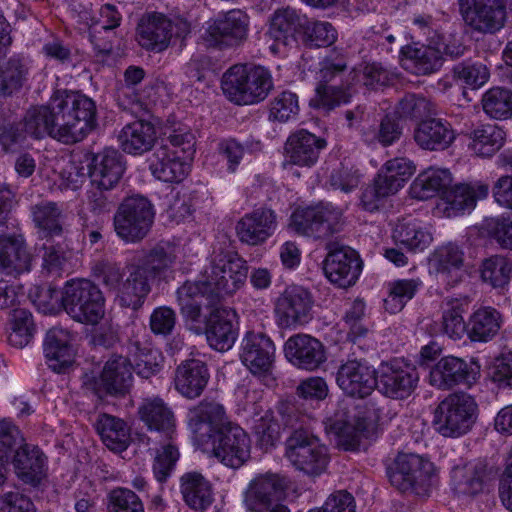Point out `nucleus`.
I'll return each instance as SVG.
<instances>
[{
	"label": "nucleus",
	"instance_id": "obj_1",
	"mask_svg": "<svg viewBox=\"0 0 512 512\" xmlns=\"http://www.w3.org/2000/svg\"><path fill=\"white\" fill-rule=\"evenodd\" d=\"M56 114V140L65 144L82 141L96 124L95 103L85 95L57 91L51 97Z\"/></svg>",
	"mask_w": 512,
	"mask_h": 512
},
{
	"label": "nucleus",
	"instance_id": "obj_2",
	"mask_svg": "<svg viewBox=\"0 0 512 512\" xmlns=\"http://www.w3.org/2000/svg\"><path fill=\"white\" fill-rule=\"evenodd\" d=\"M55 303L61 301L66 313L75 321L97 325L105 316V297L97 284L88 279L66 282L63 291L47 290Z\"/></svg>",
	"mask_w": 512,
	"mask_h": 512
},
{
	"label": "nucleus",
	"instance_id": "obj_3",
	"mask_svg": "<svg viewBox=\"0 0 512 512\" xmlns=\"http://www.w3.org/2000/svg\"><path fill=\"white\" fill-rule=\"evenodd\" d=\"M227 99L237 105H252L266 99L273 89L270 72L263 66L234 65L222 76Z\"/></svg>",
	"mask_w": 512,
	"mask_h": 512
},
{
	"label": "nucleus",
	"instance_id": "obj_4",
	"mask_svg": "<svg viewBox=\"0 0 512 512\" xmlns=\"http://www.w3.org/2000/svg\"><path fill=\"white\" fill-rule=\"evenodd\" d=\"M477 404L465 393H452L442 400L434 412L433 424L444 437H460L475 423Z\"/></svg>",
	"mask_w": 512,
	"mask_h": 512
},
{
	"label": "nucleus",
	"instance_id": "obj_5",
	"mask_svg": "<svg viewBox=\"0 0 512 512\" xmlns=\"http://www.w3.org/2000/svg\"><path fill=\"white\" fill-rule=\"evenodd\" d=\"M154 218V206L146 197H127L114 215V230L124 242L138 243L150 232Z\"/></svg>",
	"mask_w": 512,
	"mask_h": 512
},
{
	"label": "nucleus",
	"instance_id": "obj_6",
	"mask_svg": "<svg viewBox=\"0 0 512 512\" xmlns=\"http://www.w3.org/2000/svg\"><path fill=\"white\" fill-rule=\"evenodd\" d=\"M342 211L330 204L296 208L290 227L299 235L315 239L328 238L343 228Z\"/></svg>",
	"mask_w": 512,
	"mask_h": 512
},
{
	"label": "nucleus",
	"instance_id": "obj_7",
	"mask_svg": "<svg viewBox=\"0 0 512 512\" xmlns=\"http://www.w3.org/2000/svg\"><path fill=\"white\" fill-rule=\"evenodd\" d=\"M204 271L206 283L213 286L212 293L221 298L234 294L245 284L248 265L236 253L214 252L209 266Z\"/></svg>",
	"mask_w": 512,
	"mask_h": 512
},
{
	"label": "nucleus",
	"instance_id": "obj_8",
	"mask_svg": "<svg viewBox=\"0 0 512 512\" xmlns=\"http://www.w3.org/2000/svg\"><path fill=\"white\" fill-rule=\"evenodd\" d=\"M433 463L420 455L400 453L388 472L391 484L402 492L425 495L431 486Z\"/></svg>",
	"mask_w": 512,
	"mask_h": 512
},
{
	"label": "nucleus",
	"instance_id": "obj_9",
	"mask_svg": "<svg viewBox=\"0 0 512 512\" xmlns=\"http://www.w3.org/2000/svg\"><path fill=\"white\" fill-rule=\"evenodd\" d=\"M289 462L307 475L317 476L325 471L328 451L320 440L306 430H295L286 440V453Z\"/></svg>",
	"mask_w": 512,
	"mask_h": 512
},
{
	"label": "nucleus",
	"instance_id": "obj_10",
	"mask_svg": "<svg viewBox=\"0 0 512 512\" xmlns=\"http://www.w3.org/2000/svg\"><path fill=\"white\" fill-rule=\"evenodd\" d=\"M213 292V286L206 283L205 271L198 281H186L176 291L177 302L181 315L189 326V329L196 334H202V309L210 310L216 306L219 297Z\"/></svg>",
	"mask_w": 512,
	"mask_h": 512
},
{
	"label": "nucleus",
	"instance_id": "obj_11",
	"mask_svg": "<svg viewBox=\"0 0 512 512\" xmlns=\"http://www.w3.org/2000/svg\"><path fill=\"white\" fill-rule=\"evenodd\" d=\"M132 364L123 356H113L105 364L101 374L91 370L82 376V387L96 395L122 393L131 385Z\"/></svg>",
	"mask_w": 512,
	"mask_h": 512
},
{
	"label": "nucleus",
	"instance_id": "obj_12",
	"mask_svg": "<svg viewBox=\"0 0 512 512\" xmlns=\"http://www.w3.org/2000/svg\"><path fill=\"white\" fill-rule=\"evenodd\" d=\"M464 23L474 32L494 34L506 22V3L503 0H459Z\"/></svg>",
	"mask_w": 512,
	"mask_h": 512
},
{
	"label": "nucleus",
	"instance_id": "obj_13",
	"mask_svg": "<svg viewBox=\"0 0 512 512\" xmlns=\"http://www.w3.org/2000/svg\"><path fill=\"white\" fill-rule=\"evenodd\" d=\"M209 442L213 457L228 468L238 469L250 459V437L236 423L214 434Z\"/></svg>",
	"mask_w": 512,
	"mask_h": 512
},
{
	"label": "nucleus",
	"instance_id": "obj_14",
	"mask_svg": "<svg viewBox=\"0 0 512 512\" xmlns=\"http://www.w3.org/2000/svg\"><path fill=\"white\" fill-rule=\"evenodd\" d=\"M190 431L200 443H208L214 434L234 424L229 420L224 406L214 400L204 399L188 410Z\"/></svg>",
	"mask_w": 512,
	"mask_h": 512
},
{
	"label": "nucleus",
	"instance_id": "obj_15",
	"mask_svg": "<svg viewBox=\"0 0 512 512\" xmlns=\"http://www.w3.org/2000/svg\"><path fill=\"white\" fill-rule=\"evenodd\" d=\"M326 248L329 252L324 260L323 270L327 279L340 288L354 285L361 272V261L357 252L336 243H328Z\"/></svg>",
	"mask_w": 512,
	"mask_h": 512
},
{
	"label": "nucleus",
	"instance_id": "obj_16",
	"mask_svg": "<svg viewBox=\"0 0 512 512\" xmlns=\"http://www.w3.org/2000/svg\"><path fill=\"white\" fill-rule=\"evenodd\" d=\"M418 381L419 373L415 366L393 361L381 366L376 387L389 398L406 399L414 392Z\"/></svg>",
	"mask_w": 512,
	"mask_h": 512
},
{
	"label": "nucleus",
	"instance_id": "obj_17",
	"mask_svg": "<svg viewBox=\"0 0 512 512\" xmlns=\"http://www.w3.org/2000/svg\"><path fill=\"white\" fill-rule=\"evenodd\" d=\"M240 359L253 375L269 376L275 360V345L261 332H247L242 339Z\"/></svg>",
	"mask_w": 512,
	"mask_h": 512
},
{
	"label": "nucleus",
	"instance_id": "obj_18",
	"mask_svg": "<svg viewBox=\"0 0 512 512\" xmlns=\"http://www.w3.org/2000/svg\"><path fill=\"white\" fill-rule=\"evenodd\" d=\"M278 227L274 210L259 207L244 214L236 223V235L241 243L249 246L264 244Z\"/></svg>",
	"mask_w": 512,
	"mask_h": 512
},
{
	"label": "nucleus",
	"instance_id": "obj_19",
	"mask_svg": "<svg viewBox=\"0 0 512 512\" xmlns=\"http://www.w3.org/2000/svg\"><path fill=\"white\" fill-rule=\"evenodd\" d=\"M312 305L311 294L306 289L291 286L278 298L275 311L282 326L295 327L309 321Z\"/></svg>",
	"mask_w": 512,
	"mask_h": 512
},
{
	"label": "nucleus",
	"instance_id": "obj_20",
	"mask_svg": "<svg viewBox=\"0 0 512 512\" xmlns=\"http://www.w3.org/2000/svg\"><path fill=\"white\" fill-rule=\"evenodd\" d=\"M336 381L348 395L364 398L377 386L376 371L365 362L350 360L340 366Z\"/></svg>",
	"mask_w": 512,
	"mask_h": 512
},
{
	"label": "nucleus",
	"instance_id": "obj_21",
	"mask_svg": "<svg viewBox=\"0 0 512 512\" xmlns=\"http://www.w3.org/2000/svg\"><path fill=\"white\" fill-rule=\"evenodd\" d=\"M235 312L229 308L214 307L205 318L202 333L206 335L207 342L216 351H228L234 345L237 331L233 326Z\"/></svg>",
	"mask_w": 512,
	"mask_h": 512
},
{
	"label": "nucleus",
	"instance_id": "obj_22",
	"mask_svg": "<svg viewBox=\"0 0 512 512\" xmlns=\"http://www.w3.org/2000/svg\"><path fill=\"white\" fill-rule=\"evenodd\" d=\"M285 357L294 366L313 371L326 361L323 344L307 334H297L288 338L284 345Z\"/></svg>",
	"mask_w": 512,
	"mask_h": 512
},
{
	"label": "nucleus",
	"instance_id": "obj_23",
	"mask_svg": "<svg viewBox=\"0 0 512 512\" xmlns=\"http://www.w3.org/2000/svg\"><path fill=\"white\" fill-rule=\"evenodd\" d=\"M477 372L466 361L454 356L441 358L430 370L429 384L437 389L449 390L460 384L470 385Z\"/></svg>",
	"mask_w": 512,
	"mask_h": 512
},
{
	"label": "nucleus",
	"instance_id": "obj_24",
	"mask_svg": "<svg viewBox=\"0 0 512 512\" xmlns=\"http://www.w3.org/2000/svg\"><path fill=\"white\" fill-rule=\"evenodd\" d=\"M430 264L438 281L453 287L460 283L466 271L464 269V252L454 243H447L434 250Z\"/></svg>",
	"mask_w": 512,
	"mask_h": 512
},
{
	"label": "nucleus",
	"instance_id": "obj_25",
	"mask_svg": "<svg viewBox=\"0 0 512 512\" xmlns=\"http://www.w3.org/2000/svg\"><path fill=\"white\" fill-rule=\"evenodd\" d=\"M326 146L324 139L308 132L299 130L292 133L285 143V162L301 167L313 166L318 158L320 151Z\"/></svg>",
	"mask_w": 512,
	"mask_h": 512
},
{
	"label": "nucleus",
	"instance_id": "obj_26",
	"mask_svg": "<svg viewBox=\"0 0 512 512\" xmlns=\"http://www.w3.org/2000/svg\"><path fill=\"white\" fill-rule=\"evenodd\" d=\"M248 31V16L241 10L233 9L209 25L206 34L210 45L230 46L243 40Z\"/></svg>",
	"mask_w": 512,
	"mask_h": 512
},
{
	"label": "nucleus",
	"instance_id": "obj_27",
	"mask_svg": "<svg viewBox=\"0 0 512 512\" xmlns=\"http://www.w3.org/2000/svg\"><path fill=\"white\" fill-rule=\"evenodd\" d=\"M172 27V21L163 14H147L138 23L137 41L148 51L162 52L170 44Z\"/></svg>",
	"mask_w": 512,
	"mask_h": 512
},
{
	"label": "nucleus",
	"instance_id": "obj_28",
	"mask_svg": "<svg viewBox=\"0 0 512 512\" xmlns=\"http://www.w3.org/2000/svg\"><path fill=\"white\" fill-rule=\"evenodd\" d=\"M489 187L485 184H461L447 188L437 204V209L447 217H454L466 210H471L476 201L487 197Z\"/></svg>",
	"mask_w": 512,
	"mask_h": 512
},
{
	"label": "nucleus",
	"instance_id": "obj_29",
	"mask_svg": "<svg viewBox=\"0 0 512 512\" xmlns=\"http://www.w3.org/2000/svg\"><path fill=\"white\" fill-rule=\"evenodd\" d=\"M140 419L148 430L172 440L176 433V419L171 408L158 396L143 399L138 408Z\"/></svg>",
	"mask_w": 512,
	"mask_h": 512
},
{
	"label": "nucleus",
	"instance_id": "obj_30",
	"mask_svg": "<svg viewBox=\"0 0 512 512\" xmlns=\"http://www.w3.org/2000/svg\"><path fill=\"white\" fill-rule=\"evenodd\" d=\"M210 378L204 362L191 359L181 363L175 371V389L185 398L195 399L206 388Z\"/></svg>",
	"mask_w": 512,
	"mask_h": 512
},
{
	"label": "nucleus",
	"instance_id": "obj_31",
	"mask_svg": "<svg viewBox=\"0 0 512 512\" xmlns=\"http://www.w3.org/2000/svg\"><path fill=\"white\" fill-rule=\"evenodd\" d=\"M44 354L53 371L60 373L69 367L75 356L70 332L59 327L48 330L44 341Z\"/></svg>",
	"mask_w": 512,
	"mask_h": 512
},
{
	"label": "nucleus",
	"instance_id": "obj_32",
	"mask_svg": "<svg viewBox=\"0 0 512 512\" xmlns=\"http://www.w3.org/2000/svg\"><path fill=\"white\" fill-rule=\"evenodd\" d=\"M149 169L155 178L163 182H179L187 174L188 164L177 150L163 144L150 156Z\"/></svg>",
	"mask_w": 512,
	"mask_h": 512
},
{
	"label": "nucleus",
	"instance_id": "obj_33",
	"mask_svg": "<svg viewBox=\"0 0 512 512\" xmlns=\"http://www.w3.org/2000/svg\"><path fill=\"white\" fill-rule=\"evenodd\" d=\"M90 164L91 181L105 188H114L125 170L122 155L112 148H106L95 154Z\"/></svg>",
	"mask_w": 512,
	"mask_h": 512
},
{
	"label": "nucleus",
	"instance_id": "obj_34",
	"mask_svg": "<svg viewBox=\"0 0 512 512\" xmlns=\"http://www.w3.org/2000/svg\"><path fill=\"white\" fill-rule=\"evenodd\" d=\"M402 67L416 75H428L436 72L442 65L439 49L426 45H407L401 49Z\"/></svg>",
	"mask_w": 512,
	"mask_h": 512
},
{
	"label": "nucleus",
	"instance_id": "obj_35",
	"mask_svg": "<svg viewBox=\"0 0 512 512\" xmlns=\"http://www.w3.org/2000/svg\"><path fill=\"white\" fill-rule=\"evenodd\" d=\"M17 476L25 483L37 485L46 472V456L34 445L25 444L12 458Z\"/></svg>",
	"mask_w": 512,
	"mask_h": 512
},
{
	"label": "nucleus",
	"instance_id": "obj_36",
	"mask_svg": "<svg viewBox=\"0 0 512 512\" xmlns=\"http://www.w3.org/2000/svg\"><path fill=\"white\" fill-rule=\"evenodd\" d=\"M414 140L424 150L439 151L453 143L455 133L448 122L433 118L422 121L415 128Z\"/></svg>",
	"mask_w": 512,
	"mask_h": 512
},
{
	"label": "nucleus",
	"instance_id": "obj_37",
	"mask_svg": "<svg viewBox=\"0 0 512 512\" xmlns=\"http://www.w3.org/2000/svg\"><path fill=\"white\" fill-rule=\"evenodd\" d=\"M129 274L117 291V300L122 307L138 310L151 291L149 276L142 267L131 265Z\"/></svg>",
	"mask_w": 512,
	"mask_h": 512
},
{
	"label": "nucleus",
	"instance_id": "obj_38",
	"mask_svg": "<svg viewBox=\"0 0 512 512\" xmlns=\"http://www.w3.org/2000/svg\"><path fill=\"white\" fill-rule=\"evenodd\" d=\"M122 150L129 154H142L150 150L156 141L155 127L143 120L126 124L118 136Z\"/></svg>",
	"mask_w": 512,
	"mask_h": 512
},
{
	"label": "nucleus",
	"instance_id": "obj_39",
	"mask_svg": "<svg viewBox=\"0 0 512 512\" xmlns=\"http://www.w3.org/2000/svg\"><path fill=\"white\" fill-rule=\"evenodd\" d=\"M452 175L448 169L428 168L421 172L410 185V196L417 200H427L438 194L443 196L452 184Z\"/></svg>",
	"mask_w": 512,
	"mask_h": 512
},
{
	"label": "nucleus",
	"instance_id": "obj_40",
	"mask_svg": "<svg viewBox=\"0 0 512 512\" xmlns=\"http://www.w3.org/2000/svg\"><path fill=\"white\" fill-rule=\"evenodd\" d=\"M31 267V255L24 241L13 236H0V269L18 275Z\"/></svg>",
	"mask_w": 512,
	"mask_h": 512
},
{
	"label": "nucleus",
	"instance_id": "obj_41",
	"mask_svg": "<svg viewBox=\"0 0 512 512\" xmlns=\"http://www.w3.org/2000/svg\"><path fill=\"white\" fill-rule=\"evenodd\" d=\"M180 489L185 503L195 510H204L213 501L212 486L199 472L185 473L180 479Z\"/></svg>",
	"mask_w": 512,
	"mask_h": 512
},
{
	"label": "nucleus",
	"instance_id": "obj_42",
	"mask_svg": "<svg viewBox=\"0 0 512 512\" xmlns=\"http://www.w3.org/2000/svg\"><path fill=\"white\" fill-rule=\"evenodd\" d=\"M121 22V14L114 5L105 4L101 7L99 18L92 19L89 25L90 41L98 57L104 58L112 52V43L98 37L102 31H109L117 28Z\"/></svg>",
	"mask_w": 512,
	"mask_h": 512
},
{
	"label": "nucleus",
	"instance_id": "obj_43",
	"mask_svg": "<svg viewBox=\"0 0 512 512\" xmlns=\"http://www.w3.org/2000/svg\"><path fill=\"white\" fill-rule=\"evenodd\" d=\"M506 133L493 124H485L475 128L469 134V149L479 157H491L502 148Z\"/></svg>",
	"mask_w": 512,
	"mask_h": 512
},
{
	"label": "nucleus",
	"instance_id": "obj_44",
	"mask_svg": "<svg viewBox=\"0 0 512 512\" xmlns=\"http://www.w3.org/2000/svg\"><path fill=\"white\" fill-rule=\"evenodd\" d=\"M95 428L110 450L121 452L127 448L130 440L129 428L122 419L101 414L95 422Z\"/></svg>",
	"mask_w": 512,
	"mask_h": 512
},
{
	"label": "nucleus",
	"instance_id": "obj_45",
	"mask_svg": "<svg viewBox=\"0 0 512 512\" xmlns=\"http://www.w3.org/2000/svg\"><path fill=\"white\" fill-rule=\"evenodd\" d=\"M502 322V315L495 308H480L470 317L468 335L473 341L487 342L498 334Z\"/></svg>",
	"mask_w": 512,
	"mask_h": 512
},
{
	"label": "nucleus",
	"instance_id": "obj_46",
	"mask_svg": "<svg viewBox=\"0 0 512 512\" xmlns=\"http://www.w3.org/2000/svg\"><path fill=\"white\" fill-rule=\"evenodd\" d=\"M41 272L48 277H60L68 270L71 252L64 242L47 238L40 248Z\"/></svg>",
	"mask_w": 512,
	"mask_h": 512
},
{
	"label": "nucleus",
	"instance_id": "obj_47",
	"mask_svg": "<svg viewBox=\"0 0 512 512\" xmlns=\"http://www.w3.org/2000/svg\"><path fill=\"white\" fill-rule=\"evenodd\" d=\"M23 125L25 132L36 139L45 136L56 139V114L51 101L47 106L33 107L28 110Z\"/></svg>",
	"mask_w": 512,
	"mask_h": 512
},
{
	"label": "nucleus",
	"instance_id": "obj_48",
	"mask_svg": "<svg viewBox=\"0 0 512 512\" xmlns=\"http://www.w3.org/2000/svg\"><path fill=\"white\" fill-rule=\"evenodd\" d=\"M484 468L479 463H466L451 471V485L459 495H475L483 488Z\"/></svg>",
	"mask_w": 512,
	"mask_h": 512
},
{
	"label": "nucleus",
	"instance_id": "obj_49",
	"mask_svg": "<svg viewBox=\"0 0 512 512\" xmlns=\"http://www.w3.org/2000/svg\"><path fill=\"white\" fill-rule=\"evenodd\" d=\"M304 18L290 7L276 10L270 21L269 36L278 43L288 45L294 40V33L297 28L301 29Z\"/></svg>",
	"mask_w": 512,
	"mask_h": 512
},
{
	"label": "nucleus",
	"instance_id": "obj_50",
	"mask_svg": "<svg viewBox=\"0 0 512 512\" xmlns=\"http://www.w3.org/2000/svg\"><path fill=\"white\" fill-rule=\"evenodd\" d=\"M359 73L356 69L347 70V62L343 57H326L320 63L317 73L318 84L351 86L357 82Z\"/></svg>",
	"mask_w": 512,
	"mask_h": 512
},
{
	"label": "nucleus",
	"instance_id": "obj_51",
	"mask_svg": "<svg viewBox=\"0 0 512 512\" xmlns=\"http://www.w3.org/2000/svg\"><path fill=\"white\" fill-rule=\"evenodd\" d=\"M176 261L174 249L169 245L158 244L149 250L135 267H142L149 280L161 278Z\"/></svg>",
	"mask_w": 512,
	"mask_h": 512
},
{
	"label": "nucleus",
	"instance_id": "obj_52",
	"mask_svg": "<svg viewBox=\"0 0 512 512\" xmlns=\"http://www.w3.org/2000/svg\"><path fill=\"white\" fill-rule=\"evenodd\" d=\"M393 238L409 250H424L433 238L430 231L414 220H402L397 223L393 231Z\"/></svg>",
	"mask_w": 512,
	"mask_h": 512
},
{
	"label": "nucleus",
	"instance_id": "obj_53",
	"mask_svg": "<svg viewBox=\"0 0 512 512\" xmlns=\"http://www.w3.org/2000/svg\"><path fill=\"white\" fill-rule=\"evenodd\" d=\"M511 276L512 260L502 255L486 258L480 266L482 281L495 289L505 288L509 284Z\"/></svg>",
	"mask_w": 512,
	"mask_h": 512
},
{
	"label": "nucleus",
	"instance_id": "obj_54",
	"mask_svg": "<svg viewBox=\"0 0 512 512\" xmlns=\"http://www.w3.org/2000/svg\"><path fill=\"white\" fill-rule=\"evenodd\" d=\"M29 67L21 58H10L0 66V95L9 96L27 81Z\"/></svg>",
	"mask_w": 512,
	"mask_h": 512
},
{
	"label": "nucleus",
	"instance_id": "obj_55",
	"mask_svg": "<svg viewBox=\"0 0 512 512\" xmlns=\"http://www.w3.org/2000/svg\"><path fill=\"white\" fill-rule=\"evenodd\" d=\"M485 114L496 120L512 118V91L506 88L493 87L487 90L481 100Z\"/></svg>",
	"mask_w": 512,
	"mask_h": 512
},
{
	"label": "nucleus",
	"instance_id": "obj_56",
	"mask_svg": "<svg viewBox=\"0 0 512 512\" xmlns=\"http://www.w3.org/2000/svg\"><path fill=\"white\" fill-rule=\"evenodd\" d=\"M134 347V365L132 370L144 379H149L158 374L164 364V357L161 351L147 344L140 345L139 342H136Z\"/></svg>",
	"mask_w": 512,
	"mask_h": 512
},
{
	"label": "nucleus",
	"instance_id": "obj_57",
	"mask_svg": "<svg viewBox=\"0 0 512 512\" xmlns=\"http://www.w3.org/2000/svg\"><path fill=\"white\" fill-rule=\"evenodd\" d=\"M402 187L380 169L373 184L363 191L361 203L365 210L374 211L378 209L380 200L396 194Z\"/></svg>",
	"mask_w": 512,
	"mask_h": 512
},
{
	"label": "nucleus",
	"instance_id": "obj_58",
	"mask_svg": "<svg viewBox=\"0 0 512 512\" xmlns=\"http://www.w3.org/2000/svg\"><path fill=\"white\" fill-rule=\"evenodd\" d=\"M33 221L44 237L60 235L62 232V211L54 202H41L32 208Z\"/></svg>",
	"mask_w": 512,
	"mask_h": 512
},
{
	"label": "nucleus",
	"instance_id": "obj_59",
	"mask_svg": "<svg viewBox=\"0 0 512 512\" xmlns=\"http://www.w3.org/2000/svg\"><path fill=\"white\" fill-rule=\"evenodd\" d=\"M303 40L313 47H328L335 43L338 37L335 27L327 21L304 18L301 24Z\"/></svg>",
	"mask_w": 512,
	"mask_h": 512
},
{
	"label": "nucleus",
	"instance_id": "obj_60",
	"mask_svg": "<svg viewBox=\"0 0 512 512\" xmlns=\"http://www.w3.org/2000/svg\"><path fill=\"white\" fill-rule=\"evenodd\" d=\"M395 114L400 119H418L435 113V104L421 94H405L395 107Z\"/></svg>",
	"mask_w": 512,
	"mask_h": 512
},
{
	"label": "nucleus",
	"instance_id": "obj_61",
	"mask_svg": "<svg viewBox=\"0 0 512 512\" xmlns=\"http://www.w3.org/2000/svg\"><path fill=\"white\" fill-rule=\"evenodd\" d=\"M422 282L418 279H402L389 284V295L384 300L385 309L390 313L401 311L411 300Z\"/></svg>",
	"mask_w": 512,
	"mask_h": 512
},
{
	"label": "nucleus",
	"instance_id": "obj_62",
	"mask_svg": "<svg viewBox=\"0 0 512 512\" xmlns=\"http://www.w3.org/2000/svg\"><path fill=\"white\" fill-rule=\"evenodd\" d=\"M348 88L344 85L317 84L310 105L330 111L343 103L349 102L351 95Z\"/></svg>",
	"mask_w": 512,
	"mask_h": 512
},
{
	"label": "nucleus",
	"instance_id": "obj_63",
	"mask_svg": "<svg viewBox=\"0 0 512 512\" xmlns=\"http://www.w3.org/2000/svg\"><path fill=\"white\" fill-rule=\"evenodd\" d=\"M107 512H145L140 497L128 488L117 487L107 494Z\"/></svg>",
	"mask_w": 512,
	"mask_h": 512
},
{
	"label": "nucleus",
	"instance_id": "obj_64",
	"mask_svg": "<svg viewBox=\"0 0 512 512\" xmlns=\"http://www.w3.org/2000/svg\"><path fill=\"white\" fill-rule=\"evenodd\" d=\"M454 78L472 88L483 86L489 79L490 73L486 65L480 62L465 61L453 67Z\"/></svg>",
	"mask_w": 512,
	"mask_h": 512
}]
</instances>
